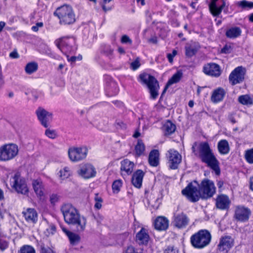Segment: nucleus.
Returning a JSON list of instances; mask_svg holds the SVG:
<instances>
[{"mask_svg":"<svg viewBox=\"0 0 253 253\" xmlns=\"http://www.w3.org/2000/svg\"><path fill=\"white\" fill-rule=\"evenodd\" d=\"M189 221L188 217L183 212L174 214L173 222L175 226L178 228L185 227L188 225Z\"/></svg>","mask_w":253,"mask_h":253,"instance_id":"6ab92c4d","label":"nucleus"},{"mask_svg":"<svg viewBox=\"0 0 253 253\" xmlns=\"http://www.w3.org/2000/svg\"><path fill=\"white\" fill-rule=\"evenodd\" d=\"M204 73L208 75L218 77L221 73V70L220 66L214 63H208L204 65L203 67Z\"/></svg>","mask_w":253,"mask_h":253,"instance_id":"f3484780","label":"nucleus"},{"mask_svg":"<svg viewBox=\"0 0 253 253\" xmlns=\"http://www.w3.org/2000/svg\"><path fill=\"white\" fill-rule=\"evenodd\" d=\"M223 181H218L217 183V186L219 189H220L223 185Z\"/></svg>","mask_w":253,"mask_h":253,"instance_id":"338daca9","label":"nucleus"},{"mask_svg":"<svg viewBox=\"0 0 253 253\" xmlns=\"http://www.w3.org/2000/svg\"><path fill=\"white\" fill-rule=\"evenodd\" d=\"M237 5L245 9L247 8H253V2L249 1L246 0H243L239 1L237 2Z\"/></svg>","mask_w":253,"mask_h":253,"instance_id":"37998d69","label":"nucleus"},{"mask_svg":"<svg viewBox=\"0 0 253 253\" xmlns=\"http://www.w3.org/2000/svg\"><path fill=\"white\" fill-rule=\"evenodd\" d=\"M113 51L110 45H105L102 49L103 53L110 58L112 56Z\"/></svg>","mask_w":253,"mask_h":253,"instance_id":"49530a36","label":"nucleus"},{"mask_svg":"<svg viewBox=\"0 0 253 253\" xmlns=\"http://www.w3.org/2000/svg\"><path fill=\"white\" fill-rule=\"evenodd\" d=\"M230 201L228 197L225 195L217 196L216 200V206L220 210H226L229 208Z\"/></svg>","mask_w":253,"mask_h":253,"instance_id":"412c9836","label":"nucleus"},{"mask_svg":"<svg viewBox=\"0 0 253 253\" xmlns=\"http://www.w3.org/2000/svg\"><path fill=\"white\" fill-rule=\"evenodd\" d=\"M88 149L86 146L73 147L69 149L68 156L70 160L77 162L84 159L87 155Z\"/></svg>","mask_w":253,"mask_h":253,"instance_id":"9d476101","label":"nucleus"},{"mask_svg":"<svg viewBox=\"0 0 253 253\" xmlns=\"http://www.w3.org/2000/svg\"><path fill=\"white\" fill-rule=\"evenodd\" d=\"M242 33L241 29L238 27H234L228 29L225 33L226 36L230 39H235L239 37Z\"/></svg>","mask_w":253,"mask_h":253,"instance_id":"473e14b6","label":"nucleus"},{"mask_svg":"<svg viewBox=\"0 0 253 253\" xmlns=\"http://www.w3.org/2000/svg\"><path fill=\"white\" fill-rule=\"evenodd\" d=\"M95 218L99 224H101L104 219V217L103 216L98 214L96 217H95Z\"/></svg>","mask_w":253,"mask_h":253,"instance_id":"e2e57ef3","label":"nucleus"},{"mask_svg":"<svg viewBox=\"0 0 253 253\" xmlns=\"http://www.w3.org/2000/svg\"><path fill=\"white\" fill-rule=\"evenodd\" d=\"M121 42L124 43H129L131 44L132 41L131 39L126 35H124L122 37Z\"/></svg>","mask_w":253,"mask_h":253,"instance_id":"4d7b16f0","label":"nucleus"},{"mask_svg":"<svg viewBox=\"0 0 253 253\" xmlns=\"http://www.w3.org/2000/svg\"><path fill=\"white\" fill-rule=\"evenodd\" d=\"M62 230L68 236L70 243L73 245H77L80 241V237L78 234L69 231L65 228H62Z\"/></svg>","mask_w":253,"mask_h":253,"instance_id":"f704fd0d","label":"nucleus"},{"mask_svg":"<svg viewBox=\"0 0 253 253\" xmlns=\"http://www.w3.org/2000/svg\"><path fill=\"white\" fill-rule=\"evenodd\" d=\"M200 46L198 43L192 42L187 43L185 46V55L188 57H191L196 54Z\"/></svg>","mask_w":253,"mask_h":253,"instance_id":"5701e85b","label":"nucleus"},{"mask_svg":"<svg viewBox=\"0 0 253 253\" xmlns=\"http://www.w3.org/2000/svg\"><path fill=\"white\" fill-rule=\"evenodd\" d=\"M36 114L42 126L45 127H47L48 123L52 120V114L42 107H39L36 111Z\"/></svg>","mask_w":253,"mask_h":253,"instance_id":"4468645a","label":"nucleus"},{"mask_svg":"<svg viewBox=\"0 0 253 253\" xmlns=\"http://www.w3.org/2000/svg\"><path fill=\"white\" fill-rule=\"evenodd\" d=\"M60 176L62 179L68 178L72 173L71 170L68 167H64L59 171Z\"/></svg>","mask_w":253,"mask_h":253,"instance_id":"a19ab883","label":"nucleus"},{"mask_svg":"<svg viewBox=\"0 0 253 253\" xmlns=\"http://www.w3.org/2000/svg\"><path fill=\"white\" fill-rule=\"evenodd\" d=\"M55 44L63 53L74 52L77 49L76 41L73 37H63L55 41Z\"/></svg>","mask_w":253,"mask_h":253,"instance_id":"0eeeda50","label":"nucleus"},{"mask_svg":"<svg viewBox=\"0 0 253 253\" xmlns=\"http://www.w3.org/2000/svg\"><path fill=\"white\" fill-rule=\"evenodd\" d=\"M176 54L177 51L176 50H173L171 53H169L167 54L168 59L170 63L172 62L173 58L176 55Z\"/></svg>","mask_w":253,"mask_h":253,"instance_id":"6e6d98bb","label":"nucleus"},{"mask_svg":"<svg viewBox=\"0 0 253 253\" xmlns=\"http://www.w3.org/2000/svg\"><path fill=\"white\" fill-rule=\"evenodd\" d=\"M215 187L213 182L208 179H204L200 184L195 181L191 183L182 191L183 195L187 197L191 202L198 201L200 198L207 199L211 198L215 193Z\"/></svg>","mask_w":253,"mask_h":253,"instance_id":"f257e3e1","label":"nucleus"},{"mask_svg":"<svg viewBox=\"0 0 253 253\" xmlns=\"http://www.w3.org/2000/svg\"><path fill=\"white\" fill-rule=\"evenodd\" d=\"M79 174L85 179L94 177L96 171L95 168L91 164H85L81 166Z\"/></svg>","mask_w":253,"mask_h":253,"instance_id":"a211bd4d","label":"nucleus"},{"mask_svg":"<svg viewBox=\"0 0 253 253\" xmlns=\"http://www.w3.org/2000/svg\"><path fill=\"white\" fill-rule=\"evenodd\" d=\"M18 253H36V251L30 245H24L20 248Z\"/></svg>","mask_w":253,"mask_h":253,"instance_id":"79ce46f5","label":"nucleus"},{"mask_svg":"<svg viewBox=\"0 0 253 253\" xmlns=\"http://www.w3.org/2000/svg\"><path fill=\"white\" fill-rule=\"evenodd\" d=\"M235 241L231 236H222L219 241L216 247L217 253H228L229 251L234 247Z\"/></svg>","mask_w":253,"mask_h":253,"instance_id":"9b49d317","label":"nucleus"},{"mask_svg":"<svg viewBox=\"0 0 253 253\" xmlns=\"http://www.w3.org/2000/svg\"><path fill=\"white\" fill-rule=\"evenodd\" d=\"M166 158L168 160L169 167L171 169H178L179 164L182 161V156L179 153L173 149L168 150L166 153Z\"/></svg>","mask_w":253,"mask_h":253,"instance_id":"f8f14e48","label":"nucleus"},{"mask_svg":"<svg viewBox=\"0 0 253 253\" xmlns=\"http://www.w3.org/2000/svg\"><path fill=\"white\" fill-rule=\"evenodd\" d=\"M9 56L12 58H18L19 55L17 51H13L10 53Z\"/></svg>","mask_w":253,"mask_h":253,"instance_id":"052dcab7","label":"nucleus"},{"mask_svg":"<svg viewBox=\"0 0 253 253\" xmlns=\"http://www.w3.org/2000/svg\"><path fill=\"white\" fill-rule=\"evenodd\" d=\"M125 253H138L137 251L133 247H128Z\"/></svg>","mask_w":253,"mask_h":253,"instance_id":"bf43d9fd","label":"nucleus"},{"mask_svg":"<svg viewBox=\"0 0 253 253\" xmlns=\"http://www.w3.org/2000/svg\"><path fill=\"white\" fill-rule=\"evenodd\" d=\"M139 81L147 85L149 89L151 97L156 99L158 95L159 85L156 78L147 73H143L139 76Z\"/></svg>","mask_w":253,"mask_h":253,"instance_id":"423d86ee","label":"nucleus"},{"mask_svg":"<svg viewBox=\"0 0 253 253\" xmlns=\"http://www.w3.org/2000/svg\"><path fill=\"white\" fill-rule=\"evenodd\" d=\"M38 64L35 62L28 63L25 68V72L28 74H31L38 70Z\"/></svg>","mask_w":253,"mask_h":253,"instance_id":"58836bf2","label":"nucleus"},{"mask_svg":"<svg viewBox=\"0 0 253 253\" xmlns=\"http://www.w3.org/2000/svg\"><path fill=\"white\" fill-rule=\"evenodd\" d=\"M162 129L165 135H169L175 131L176 126L171 121L168 120L164 124Z\"/></svg>","mask_w":253,"mask_h":253,"instance_id":"72a5a7b5","label":"nucleus"},{"mask_svg":"<svg viewBox=\"0 0 253 253\" xmlns=\"http://www.w3.org/2000/svg\"><path fill=\"white\" fill-rule=\"evenodd\" d=\"M228 119L229 120V121L232 123V124H235L236 121L235 119V118H234V117L233 116V115H229V117H228Z\"/></svg>","mask_w":253,"mask_h":253,"instance_id":"0e129e2a","label":"nucleus"},{"mask_svg":"<svg viewBox=\"0 0 253 253\" xmlns=\"http://www.w3.org/2000/svg\"><path fill=\"white\" fill-rule=\"evenodd\" d=\"M232 48L231 46L225 45L221 49V52L222 53L227 54L231 52Z\"/></svg>","mask_w":253,"mask_h":253,"instance_id":"5fc2aeb1","label":"nucleus"},{"mask_svg":"<svg viewBox=\"0 0 253 253\" xmlns=\"http://www.w3.org/2000/svg\"><path fill=\"white\" fill-rule=\"evenodd\" d=\"M116 125L121 128H124L126 127L125 125L122 122H119L116 123Z\"/></svg>","mask_w":253,"mask_h":253,"instance_id":"69168bd1","label":"nucleus"},{"mask_svg":"<svg viewBox=\"0 0 253 253\" xmlns=\"http://www.w3.org/2000/svg\"><path fill=\"white\" fill-rule=\"evenodd\" d=\"M238 101L244 105H250L253 104V100L249 95H242L239 96Z\"/></svg>","mask_w":253,"mask_h":253,"instance_id":"e433bc0d","label":"nucleus"},{"mask_svg":"<svg viewBox=\"0 0 253 253\" xmlns=\"http://www.w3.org/2000/svg\"><path fill=\"white\" fill-rule=\"evenodd\" d=\"M182 77V73L180 71H177L172 77L168 81L163 92L162 96L166 92L168 87L172 84L178 83Z\"/></svg>","mask_w":253,"mask_h":253,"instance_id":"c85d7f7f","label":"nucleus"},{"mask_svg":"<svg viewBox=\"0 0 253 253\" xmlns=\"http://www.w3.org/2000/svg\"><path fill=\"white\" fill-rule=\"evenodd\" d=\"M144 175V173L142 170H137L132 177L131 182L133 185L137 188H140L142 185Z\"/></svg>","mask_w":253,"mask_h":253,"instance_id":"4be33fe9","label":"nucleus"},{"mask_svg":"<svg viewBox=\"0 0 253 253\" xmlns=\"http://www.w3.org/2000/svg\"><path fill=\"white\" fill-rule=\"evenodd\" d=\"M250 188L253 191V177L250 178Z\"/></svg>","mask_w":253,"mask_h":253,"instance_id":"774afa93","label":"nucleus"},{"mask_svg":"<svg viewBox=\"0 0 253 253\" xmlns=\"http://www.w3.org/2000/svg\"><path fill=\"white\" fill-rule=\"evenodd\" d=\"M159 153L157 150H153L149 154L148 161L151 166L157 167L159 163Z\"/></svg>","mask_w":253,"mask_h":253,"instance_id":"7c9ffc66","label":"nucleus"},{"mask_svg":"<svg viewBox=\"0 0 253 253\" xmlns=\"http://www.w3.org/2000/svg\"><path fill=\"white\" fill-rule=\"evenodd\" d=\"M55 227L54 226H51L49 227V228L47 229L46 231L49 233V235L50 234H53L55 232Z\"/></svg>","mask_w":253,"mask_h":253,"instance_id":"680f3d73","label":"nucleus"},{"mask_svg":"<svg viewBox=\"0 0 253 253\" xmlns=\"http://www.w3.org/2000/svg\"><path fill=\"white\" fill-rule=\"evenodd\" d=\"M18 146L13 143L4 144L0 147V161L6 162L14 159L18 153Z\"/></svg>","mask_w":253,"mask_h":253,"instance_id":"6e6552de","label":"nucleus"},{"mask_svg":"<svg viewBox=\"0 0 253 253\" xmlns=\"http://www.w3.org/2000/svg\"><path fill=\"white\" fill-rule=\"evenodd\" d=\"M136 241L139 244H147L149 239V236L147 230L142 228L136 236Z\"/></svg>","mask_w":253,"mask_h":253,"instance_id":"bb28decb","label":"nucleus"},{"mask_svg":"<svg viewBox=\"0 0 253 253\" xmlns=\"http://www.w3.org/2000/svg\"><path fill=\"white\" fill-rule=\"evenodd\" d=\"M43 26V23L42 22H38L36 25L33 26L32 27V29L34 32H37L39 30V28Z\"/></svg>","mask_w":253,"mask_h":253,"instance_id":"13d9d810","label":"nucleus"},{"mask_svg":"<svg viewBox=\"0 0 253 253\" xmlns=\"http://www.w3.org/2000/svg\"><path fill=\"white\" fill-rule=\"evenodd\" d=\"M145 145L142 140H138L137 143L135 147L136 155L140 156L144 154L145 151Z\"/></svg>","mask_w":253,"mask_h":253,"instance_id":"4c0bfd02","label":"nucleus"},{"mask_svg":"<svg viewBox=\"0 0 253 253\" xmlns=\"http://www.w3.org/2000/svg\"><path fill=\"white\" fill-rule=\"evenodd\" d=\"M65 221L75 228L77 232H82L85 230L86 220L81 216L79 211L71 204H64L61 208Z\"/></svg>","mask_w":253,"mask_h":253,"instance_id":"7ed1b4c3","label":"nucleus"},{"mask_svg":"<svg viewBox=\"0 0 253 253\" xmlns=\"http://www.w3.org/2000/svg\"><path fill=\"white\" fill-rule=\"evenodd\" d=\"M251 215V210L244 206H237L235 210L234 218L238 221L245 222L247 221Z\"/></svg>","mask_w":253,"mask_h":253,"instance_id":"2eb2a0df","label":"nucleus"},{"mask_svg":"<svg viewBox=\"0 0 253 253\" xmlns=\"http://www.w3.org/2000/svg\"><path fill=\"white\" fill-rule=\"evenodd\" d=\"M41 253H55L51 249L45 247L44 245H41Z\"/></svg>","mask_w":253,"mask_h":253,"instance_id":"8fccbe9b","label":"nucleus"},{"mask_svg":"<svg viewBox=\"0 0 253 253\" xmlns=\"http://www.w3.org/2000/svg\"><path fill=\"white\" fill-rule=\"evenodd\" d=\"M140 66L139 59V58H137L134 61L131 63L130 64V68L133 70H135L137 69Z\"/></svg>","mask_w":253,"mask_h":253,"instance_id":"09e8293b","label":"nucleus"},{"mask_svg":"<svg viewBox=\"0 0 253 253\" xmlns=\"http://www.w3.org/2000/svg\"><path fill=\"white\" fill-rule=\"evenodd\" d=\"M10 185L18 193L26 195L29 192L25 179L20 176L19 173H16L10 180Z\"/></svg>","mask_w":253,"mask_h":253,"instance_id":"1a4fd4ad","label":"nucleus"},{"mask_svg":"<svg viewBox=\"0 0 253 253\" xmlns=\"http://www.w3.org/2000/svg\"><path fill=\"white\" fill-rule=\"evenodd\" d=\"M54 15L58 17L60 22L64 24H71L75 22V15L71 6L64 5L57 8Z\"/></svg>","mask_w":253,"mask_h":253,"instance_id":"39448f33","label":"nucleus"},{"mask_svg":"<svg viewBox=\"0 0 253 253\" xmlns=\"http://www.w3.org/2000/svg\"><path fill=\"white\" fill-rule=\"evenodd\" d=\"M94 201V208L98 210L100 209L102 207L103 200L101 197L99 196L98 194H95Z\"/></svg>","mask_w":253,"mask_h":253,"instance_id":"a18cd8bd","label":"nucleus"},{"mask_svg":"<svg viewBox=\"0 0 253 253\" xmlns=\"http://www.w3.org/2000/svg\"><path fill=\"white\" fill-rule=\"evenodd\" d=\"M154 226L158 230H165L169 227V220L164 216H159L155 220Z\"/></svg>","mask_w":253,"mask_h":253,"instance_id":"b1692460","label":"nucleus"},{"mask_svg":"<svg viewBox=\"0 0 253 253\" xmlns=\"http://www.w3.org/2000/svg\"><path fill=\"white\" fill-rule=\"evenodd\" d=\"M225 95V91L224 89L219 87L213 92L211 97V100L213 102H218L222 100Z\"/></svg>","mask_w":253,"mask_h":253,"instance_id":"cd10ccee","label":"nucleus"},{"mask_svg":"<svg viewBox=\"0 0 253 253\" xmlns=\"http://www.w3.org/2000/svg\"><path fill=\"white\" fill-rule=\"evenodd\" d=\"M112 0H103L102 3L101 4V6L102 7V9L104 12H107L108 11H109L111 9V8L110 7H107L105 6V4L107 3L110 2Z\"/></svg>","mask_w":253,"mask_h":253,"instance_id":"603ef678","label":"nucleus"},{"mask_svg":"<svg viewBox=\"0 0 253 253\" xmlns=\"http://www.w3.org/2000/svg\"><path fill=\"white\" fill-rule=\"evenodd\" d=\"M59 199V197L57 194H52L50 196V201L52 204H54L55 203L57 202Z\"/></svg>","mask_w":253,"mask_h":253,"instance_id":"864d4df0","label":"nucleus"},{"mask_svg":"<svg viewBox=\"0 0 253 253\" xmlns=\"http://www.w3.org/2000/svg\"><path fill=\"white\" fill-rule=\"evenodd\" d=\"M134 163L127 159H125L122 161L121 170L124 171L127 174H130L133 169Z\"/></svg>","mask_w":253,"mask_h":253,"instance_id":"c756f323","label":"nucleus"},{"mask_svg":"<svg viewBox=\"0 0 253 253\" xmlns=\"http://www.w3.org/2000/svg\"><path fill=\"white\" fill-rule=\"evenodd\" d=\"M164 253H178L176 248L173 246H169L164 251Z\"/></svg>","mask_w":253,"mask_h":253,"instance_id":"3c124183","label":"nucleus"},{"mask_svg":"<svg viewBox=\"0 0 253 253\" xmlns=\"http://www.w3.org/2000/svg\"><path fill=\"white\" fill-rule=\"evenodd\" d=\"M217 148L219 152L223 155L228 154L230 151L229 143L225 139L221 140L218 142Z\"/></svg>","mask_w":253,"mask_h":253,"instance_id":"2f4dec72","label":"nucleus"},{"mask_svg":"<svg viewBox=\"0 0 253 253\" xmlns=\"http://www.w3.org/2000/svg\"><path fill=\"white\" fill-rule=\"evenodd\" d=\"M45 134L51 139H55L57 136L56 131L50 129H47L45 131Z\"/></svg>","mask_w":253,"mask_h":253,"instance_id":"de8ad7c7","label":"nucleus"},{"mask_svg":"<svg viewBox=\"0 0 253 253\" xmlns=\"http://www.w3.org/2000/svg\"><path fill=\"white\" fill-rule=\"evenodd\" d=\"M123 185V181L121 179H117L115 180L112 185L113 192L114 193H118Z\"/></svg>","mask_w":253,"mask_h":253,"instance_id":"ea45409f","label":"nucleus"},{"mask_svg":"<svg viewBox=\"0 0 253 253\" xmlns=\"http://www.w3.org/2000/svg\"><path fill=\"white\" fill-rule=\"evenodd\" d=\"M245 74L246 70L242 66L236 68L229 76L230 83L232 85H234L242 83L244 80Z\"/></svg>","mask_w":253,"mask_h":253,"instance_id":"ddd939ff","label":"nucleus"},{"mask_svg":"<svg viewBox=\"0 0 253 253\" xmlns=\"http://www.w3.org/2000/svg\"><path fill=\"white\" fill-rule=\"evenodd\" d=\"M211 235L207 230H201L190 238L192 245L197 249H203L208 246L211 241Z\"/></svg>","mask_w":253,"mask_h":253,"instance_id":"20e7f679","label":"nucleus"},{"mask_svg":"<svg viewBox=\"0 0 253 253\" xmlns=\"http://www.w3.org/2000/svg\"><path fill=\"white\" fill-rule=\"evenodd\" d=\"M32 186L37 196L41 198L44 195V186L41 179H34L32 181Z\"/></svg>","mask_w":253,"mask_h":253,"instance_id":"393cba45","label":"nucleus"},{"mask_svg":"<svg viewBox=\"0 0 253 253\" xmlns=\"http://www.w3.org/2000/svg\"><path fill=\"white\" fill-rule=\"evenodd\" d=\"M225 6L224 0H211L209 5V9L213 16H218Z\"/></svg>","mask_w":253,"mask_h":253,"instance_id":"dca6fc26","label":"nucleus"},{"mask_svg":"<svg viewBox=\"0 0 253 253\" xmlns=\"http://www.w3.org/2000/svg\"><path fill=\"white\" fill-rule=\"evenodd\" d=\"M8 246L9 241L6 236L0 230V250L3 252L7 249Z\"/></svg>","mask_w":253,"mask_h":253,"instance_id":"c9c22d12","label":"nucleus"},{"mask_svg":"<svg viewBox=\"0 0 253 253\" xmlns=\"http://www.w3.org/2000/svg\"><path fill=\"white\" fill-rule=\"evenodd\" d=\"M106 91L109 96L116 95L119 92V88L116 83L110 80L109 82L106 83Z\"/></svg>","mask_w":253,"mask_h":253,"instance_id":"a878e982","label":"nucleus"},{"mask_svg":"<svg viewBox=\"0 0 253 253\" xmlns=\"http://www.w3.org/2000/svg\"><path fill=\"white\" fill-rule=\"evenodd\" d=\"M195 155L197 156L203 163L214 171L216 175H219L220 170L219 162L214 156L209 143L207 142H201L198 145L195 142L192 148Z\"/></svg>","mask_w":253,"mask_h":253,"instance_id":"f03ea898","label":"nucleus"},{"mask_svg":"<svg viewBox=\"0 0 253 253\" xmlns=\"http://www.w3.org/2000/svg\"><path fill=\"white\" fill-rule=\"evenodd\" d=\"M245 157L248 163L251 164H253V148L245 151Z\"/></svg>","mask_w":253,"mask_h":253,"instance_id":"c03bdc74","label":"nucleus"},{"mask_svg":"<svg viewBox=\"0 0 253 253\" xmlns=\"http://www.w3.org/2000/svg\"><path fill=\"white\" fill-rule=\"evenodd\" d=\"M22 214L25 220L29 223L35 224L38 221V213L33 208H27L23 211Z\"/></svg>","mask_w":253,"mask_h":253,"instance_id":"aec40b11","label":"nucleus"}]
</instances>
